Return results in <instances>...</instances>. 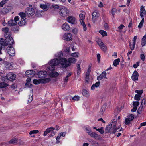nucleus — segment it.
Here are the masks:
<instances>
[{"mask_svg":"<svg viewBox=\"0 0 146 146\" xmlns=\"http://www.w3.org/2000/svg\"><path fill=\"white\" fill-rule=\"evenodd\" d=\"M54 130V128L53 127L48 128L46 130L44 134V135L45 136L50 132V131H53Z\"/></svg>","mask_w":146,"mask_h":146,"instance_id":"obj_23","label":"nucleus"},{"mask_svg":"<svg viewBox=\"0 0 146 146\" xmlns=\"http://www.w3.org/2000/svg\"><path fill=\"white\" fill-rule=\"evenodd\" d=\"M69 13L68 10L66 8L63 7L59 11V14L63 17H65L68 15Z\"/></svg>","mask_w":146,"mask_h":146,"instance_id":"obj_3","label":"nucleus"},{"mask_svg":"<svg viewBox=\"0 0 146 146\" xmlns=\"http://www.w3.org/2000/svg\"><path fill=\"white\" fill-rule=\"evenodd\" d=\"M49 63L50 65H52L54 66L59 64V60L56 58L51 60Z\"/></svg>","mask_w":146,"mask_h":146,"instance_id":"obj_12","label":"nucleus"},{"mask_svg":"<svg viewBox=\"0 0 146 146\" xmlns=\"http://www.w3.org/2000/svg\"><path fill=\"white\" fill-rule=\"evenodd\" d=\"M90 135L92 137H93L97 139H100V136L99 135L94 132H92Z\"/></svg>","mask_w":146,"mask_h":146,"instance_id":"obj_22","label":"nucleus"},{"mask_svg":"<svg viewBox=\"0 0 146 146\" xmlns=\"http://www.w3.org/2000/svg\"><path fill=\"white\" fill-rule=\"evenodd\" d=\"M146 104V100L145 99L143 98L141 102V105L143 106V107L145 106V105Z\"/></svg>","mask_w":146,"mask_h":146,"instance_id":"obj_56","label":"nucleus"},{"mask_svg":"<svg viewBox=\"0 0 146 146\" xmlns=\"http://www.w3.org/2000/svg\"><path fill=\"white\" fill-rule=\"evenodd\" d=\"M55 68V67L54 66L50 65V66L48 68V69L50 71L49 72L50 73L51 72L54 71V70Z\"/></svg>","mask_w":146,"mask_h":146,"instance_id":"obj_43","label":"nucleus"},{"mask_svg":"<svg viewBox=\"0 0 146 146\" xmlns=\"http://www.w3.org/2000/svg\"><path fill=\"white\" fill-rule=\"evenodd\" d=\"M35 74V72L32 70H28L25 73V75L29 78L33 76Z\"/></svg>","mask_w":146,"mask_h":146,"instance_id":"obj_11","label":"nucleus"},{"mask_svg":"<svg viewBox=\"0 0 146 146\" xmlns=\"http://www.w3.org/2000/svg\"><path fill=\"white\" fill-rule=\"evenodd\" d=\"M14 41L13 39L11 37L5 40L6 46L8 45H13L14 44Z\"/></svg>","mask_w":146,"mask_h":146,"instance_id":"obj_16","label":"nucleus"},{"mask_svg":"<svg viewBox=\"0 0 146 146\" xmlns=\"http://www.w3.org/2000/svg\"><path fill=\"white\" fill-rule=\"evenodd\" d=\"M62 29L65 31H67L70 30V29L69 25L67 23H64L62 26Z\"/></svg>","mask_w":146,"mask_h":146,"instance_id":"obj_19","label":"nucleus"},{"mask_svg":"<svg viewBox=\"0 0 146 146\" xmlns=\"http://www.w3.org/2000/svg\"><path fill=\"white\" fill-rule=\"evenodd\" d=\"M144 21V19H142L141 21L140 22V23H139V24L138 25V28H141L143 26V22Z\"/></svg>","mask_w":146,"mask_h":146,"instance_id":"obj_55","label":"nucleus"},{"mask_svg":"<svg viewBox=\"0 0 146 146\" xmlns=\"http://www.w3.org/2000/svg\"><path fill=\"white\" fill-rule=\"evenodd\" d=\"M140 95L136 94L134 97V99L137 100L139 101L140 100Z\"/></svg>","mask_w":146,"mask_h":146,"instance_id":"obj_54","label":"nucleus"},{"mask_svg":"<svg viewBox=\"0 0 146 146\" xmlns=\"http://www.w3.org/2000/svg\"><path fill=\"white\" fill-rule=\"evenodd\" d=\"M81 25L82 26L83 29L84 31H86L87 30V28L84 22L80 23Z\"/></svg>","mask_w":146,"mask_h":146,"instance_id":"obj_46","label":"nucleus"},{"mask_svg":"<svg viewBox=\"0 0 146 146\" xmlns=\"http://www.w3.org/2000/svg\"><path fill=\"white\" fill-rule=\"evenodd\" d=\"M120 116H119L118 118L116 117V119H113L111 121L109 124L107 125L106 128L105 132L106 133H110L114 134L119 129V127L117 128L116 127L117 119H120Z\"/></svg>","mask_w":146,"mask_h":146,"instance_id":"obj_1","label":"nucleus"},{"mask_svg":"<svg viewBox=\"0 0 146 146\" xmlns=\"http://www.w3.org/2000/svg\"><path fill=\"white\" fill-rule=\"evenodd\" d=\"M140 58L143 61H144L145 59V56L143 54H141L140 55Z\"/></svg>","mask_w":146,"mask_h":146,"instance_id":"obj_62","label":"nucleus"},{"mask_svg":"<svg viewBox=\"0 0 146 146\" xmlns=\"http://www.w3.org/2000/svg\"><path fill=\"white\" fill-rule=\"evenodd\" d=\"M82 95L85 97H88L89 96V91L83 89L82 91Z\"/></svg>","mask_w":146,"mask_h":146,"instance_id":"obj_25","label":"nucleus"},{"mask_svg":"<svg viewBox=\"0 0 146 146\" xmlns=\"http://www.w3.org/2000/svg\"><path fill=\"white\" fill-rule=\"evenodd\" d=\"M50 76L52 77H56L58 76L59 73L56 72H52L50 73Z\"/></svg>","mask_w":146,"mask_h":146,"instance_id":"obj_31","label":"nucleus"},{"mask_svg":"<svg viewBox=\"0 0 146 146\" xmlns=\"http://www.w3.org/2000/svg\"><path fill=\"white\" fill-rule=\"evenodd\" d=\"M49 6V4L48 3H47L45 4H40V7L41 9H43L44 11H46L48 9Z\"/></svg>","mask_w":146,"mask_h":146,"instance_id":"obj_20","label":"nucleus"},{"mask_svg":"<svg viewBox=\"0 0 146 146\" xmlns=\"http://www.w3.org/2000/svg\"><path fill=\"white\" fill-rule=\"evenodd\" d=\"M47 73L46 71H40L38 74V75L39 78H44L46 77Z\"/></svg>","mask_w":146,"mask_h":146,"instance_id":"obj_14","label":"nucleus"},{"mask_svg":"<svg viewBox=\"0 0 146 146\" xmlns=\"http://www.w3.org/2000/svg\"><path fill=\"white\" fill-rule=\"evenodd\" d=\"M99 32L103 37L107 36V35L106 32L103 30H100L99 31Z\"/></svg>","mask_w":146,"mask_h":146,"instance_id":"obj_38","label":"nucleus"},{"mask_svg":"<svg viewBox=\"0 0 146 146\" xmlns=\"http://www.w3.org/2000/svg\"><path fill=\"white\" fill-rule=\"evenodd\" d=\"M125 26L122 24H121L118 27L117 29V31L121 32L122 31V29H123V28Z\"/></svg>","mask_w":146,"mask_h":146,"instance_id":"obj_36","label":"nucleus"},{"mask_svg":"<svg viewBox=\"0 0 146 146\" xmlns=\"http://www.w3.org/2000/svg\"><path fill=\"white\" fill-rule=\"evenodd\" d=\"M89 74H86L85 80L86 82H88L89 80Z\"/></svg>","mask_w":146,"mask_h":146,"instance_id":"obj_58","label":"nucleus"},{"mask_svg":"<svg viewBox=\"0 0 146 146\" xmlns=\"http://www.w3.org/2000/svg\"><path fill=\"white\" fill-rule=\"evenodd\" d=\"M91 70V66L89 65L86 74H90Z\"/></svg>","mask_w":146,"mask_h":146,"instance_id":"obj_48","label":"nucleus"},{"mask_svg":"<svg viewBox=\"0 0 146 146\" xmlns=\"http://www.w3.org/2000/svg\"><path fill=\"white\" fill-rule=\"evenodd\" d=\"M33 84H39L40 82V80H37V79H34L33 81Z\"/></svg>","mask_w":146,"mask_h":146,"instance_id":"obj_45","label":"nucleus"},{"mask_svg":"<svg viewBox=\"0 0 146 146\" xmlns=\"http://www.w3.org/2000/svg\"><path fill=\"white\" fill-rule=\"evenodd\" d=\"M66 21L69 23L72 24H75L77 23L75 18L72 16H69L66 18Z\"/></svg>","mask_w":146,"mask_h":146,"instance_id":"obj_4","label":"nucleus"},{"mask_svg":"<svg viewBox=\"0 0 146 146\" xmlns=\"http://www.w3.org/2000/svg\"><path fill=\"white\" fill-rule=\"evenodd\" d=\"M59 64H60L62 68H65L70 66L69 63L68 62L67 59L64 58H61L59 60Z\"/></svg>","mask_w":146,"mask_h":146,"instance_id":"obj_2","label":"nucleus"},{"mask_svg":"<svg viewBox=\"0 0 146 146\" xmlns=\"http://www.w3.org/2000/svg\"><path fill=\"white\" fill-rule=\"evenodd\" d=\"M62 56L63 53L61 51L58 52L57 53L55 54V57L58 58H61L62 57Z\"/></svg>","mask_w":146,"mask_h":146,"instance_id":"obj_34","label":"nucleus"},{"mask_svg":"<svg viewBox=\"0 0 146 146\" xmlns=\"http://www.w3.org/2000/svg\"><path fill=\"white\" fill-rule=\"evenodd\" d=\"M120 60L119 58H118L115 60L113 62V65L115 66H116L119 64Z\"/></svg>","mask_w":146,"mask_h":146,"instance_id":"obj_35","label":"nucleus"},{"mask_svg":"<svg viewBox=\"0 0 146 146\" xmlns=\"http://www.w3.org/2000/svg\"><path fill=\"white\" fill-rule=\"evenodd\" d=\"M97 131L100 132V133L102 134L104 133V128L101 127L100 129L98 128L97 129Z\"/></svg>","mask_w":146,"mask_h":146,"instance_id":"obj_52","label":"nucleus"},{"mask_svg":"<svg viewBox=\"0 0 146 146\" xmlns=\"http://www.w3.org/2000/svg\"><path fill=\"white\" fill-rule=\"evenodd\" d=\"M117 11L116 9L115 8H113L111 10V13L113 17H114V15Z\"/></svg>","mask_w":146,"mask_h":146,"instance_id":"obj_47","label":"nucleus"},{"mask_svg":"<svg viewBox=\"0 0 146 146\" xmlns=\"http://www.w3.org/2000/svg\"><path fill=\"white\" fill-rule=\"evenodd\" d=\"M31 80V79L30 78H28L26 80V83L25 84V86L26 87H30L29 86V84L30 83Z\"/></svg>","mask_w":146,"mask_h":146,"instance_id":"obj_42","label":"nucleus"},{"mask_svg":"<svg viewBox=\"0 0 146 146\" xmlns=\"http://www.w3.org/2000/svg\"><path fill=\"white\" fill-rule=\"evenodd\" d=\"M76 60L75 58L71 57L69 58L68 59V62L69 63L70 66V63H75L76 62Z\"/></svg>","mask_w":146,"mask_h":146,"instance_id":"obj_30","label":"nucleus"},{"mask_svg":"<svg viewBox=\"0 0 146 146\" xmlns=\"http://www.w3.org/2000/svg\"><path fill=\"white\" fill-rule=\"evenodd\" d=\"M139 62H137L136 64H134L133 65V67L135 68H136L139 66Z\"/></svg>","mask_w":146,"mask_h":146,"instance_id":"obj_64","label":"nucleus"},{"mask_svg":"<svg viewBox=\"0 0 146 146\" xmlns=\"http://www.w3.org/2000/svg\"><path fill=\"white\" fill-rule=\"evenodd\" d=\"M91 70V66L89 65L86 74H90Z\"/></svg>","mask_w":146,"mask_h":146,"instance_id":"obj_49","label":"nucleus"},{"mask_svg":"<svg viewBox=\"0 0 146 146\" xmlns=\"http://www.w3.org/2000/svg\"><path fill=\"white\" fill-rule=\"evenodd\" d=\"M39 131L38 130H33L31 131L30 132L29 134L30 135L34 134H37L38 133Z\"/></svg>","mask_w":146,"mask_h":146,"instance_id":"obj_44","label":"nucleus"},{"mask_svg":"<svg viewBox=\"0 0 146 146\" xmlns=\"http://www.w3.org/2000/svg\"><path fill=\"white\" fill-rule=\"evenodd\" d=\"M99 16V14L97 11H94L92 13V18L93 20H96Z\"/></svg>","mask_w":146,"mask_h":146,"instance_id":"obj_21","label":"nucleus"},{"mask_svg":"<svg viewBox=\"0 0 146 146\" xmlns=\"http://www.w3.org/2000/svg\"><path fill=\"white\" fill-rule=\"evenodd\" d=\"M85 131L89 135L92 133L90 129L88 127H87L85 129Z\"/></svg>","mask_w":146,"mask_h":146,"instance_id":"obj_51","label":"nucleus"},{"mask_svg":"<svg viewBox=\"0 0 146 146\" xmlns=\"http://www.w3.org/2000/svg\"><path fill=\"white\" fill-rule=\"evenodd\" d=\"M21 21L19 23V25L20 26H22L25 25L26 24V19H21Z\"/></svg>","mask_w":146,"mask_h":146,"instance_id":"obj_29","label":"nucleus"},{"mask_svg":"<svg viewBox=\"0 0 146 146\" xmlns=\"http://www.w3.org/2000/svg\"><path fill=\"white\" fill-rule=\"evenodd\" d=\"M100 81L97 82L95 84H93L91 87V90H94L95 88H98L100 86Z\"/></svg>","mask_w":146,"mask_h":146,"instance_id":"obj_26","label":"nucleus"},{"mask_svg":"<svg viewBox=\"0 0 146 146\" xmlns=\"http://www.w3.org/2000/svg\"><path fill=\"white\" fill-rule=\"evenodd\" d=\"M72 36L70 33H65L64 36V40L68 41L72 39Z\"/></svg>","mask_w":146,"mask_h":146,"instance_id":"obj_18","label":"nucleus"},{"mask_svg":"<svg viewBox=\"0 0 146 146\" xmlns=\"http://www.w3.org/2000/svg\"><path fill=\"white\" fill-rule=\"evenodd\" d=\"M135 44V43L133 42L132 44H131L130 42H129L130 48L131 50H133L134 49Z\"/></svg>","mask_w":146,"mask_h":146,"instance_id":"obj_41","label":"nucleus"},{"mask_svg":"<svg viewBox=\"0 0 146 146\" xmlns=\"http://www.w3.org/2000/svg\"><path fill=\"white\" fill-rule=\"evenodd\" d=\"M19 15L20 16L21 19H26L25 18L26 14L25 13L20 12L19 13Z\"/></svg>","mask_w":146,"mask_h":146,"instance_id":"obj_37","label":"nucleus"},{"mask_svg":"<svg viewBox=\"0 0 146 146\" xmlns=\"http://www.w3.org/2000/svg\"><path fill=\"white\" fill-rule=\"evenodd\" d=\"M3 40L2 38H0V44L1 46H6L5 42L4 43L3 42Z\"/></svg>","mask_w":146,"mask_h":146,"instance_id":"obj_59","label":"nucleus"},{"mask_svg":"<svg viewBox=\"0 0 146 146\" xmlns=\"http://www.w3.org/2000/svg\"><path fill=\"white\" fill-rule=\"evenodd\" d=\"M72 100H78L79 99V97L78 96H75L72 98Z\"/></svg>","mask_w":146,"mask_h":146,"instance_id":"obj_63","label":"nucleus"},{"mask_svg":"<svg viewBox=\"0 0 146 146\" xmlns=\"http://www.w3.org/2000/svg\"><path fill=\"white\" fill-rule=\"evenodd\" d=\"M97 42L101 50L104 52H106L107 50V47L101 40L99 39L97 41Z\"/></svg>","mask_w":146,"mask_h":146,"instance_id":"obj_5","label":"nucleus"},{"mask_svg":"<svg viewBox=\"0 0 146 146\" xmlns=\"http://www.w3.org/2000/svg\"><path fill=\"white\" fill-rule=\"evenodd\" d=\"M106 74H107L105 71L103 72L101 74L97 77V80L100 81L104 78L107 79L106 77Z\"/></svg>","mask_w":146,"mask_h":146,"instance_id":"obj_15","label":"nucleus"},{"mask_svg":"<svg viewBox=\"0 0 146 146\" xmlns=\"http://www.w3.org/2000/svg\"><path fill=\"white\" fill-rule=\"evenodd\" d=\"M139 104V102L138 101L133 102V105L134 107H136L137 108V106Z\"/></svg>","mask_w":146,"mask_h":146,"instance_id":"obj_57","label":"nucleus"},{"mask_svg":"<svg viewBox=\"0 0 146 146\" xmlns=\"http://www.w3.org/2000/svg\"><path fill=\"white\" fill-rule=\"evenodd\" d=\"M8 25L9 26H13L17 24V22H16L13 20H11L8 22Z\"/></svg>","mask_w":146,"mask_h":146,"instance_id":"obj_28","label":"nucleus"},{"mask_svg":"<svg viewBox=\"0 0 146 146\" xmlns=\"http://www.w3.org/2000/svg\"><path fill=\"white\" fill-rule=\"evenodd\" d=\"M13 64L12 62H5V68L6 69L12 70L13 68Z\"/></svg>","mask_w":146,"mask_h":146,"instance_id":"obj_9","label":"nucleus"},{"mask_svg":"<svg viewBox=\"0 0 146 146\" xmlns=\"http://www.w3.org/2000/svg\"><path fill=\"white\" fill-rule=\"evenodd\" d=\"M51 80V79L50 78L45 79H42L40 80V82L42 83L45 84L49 82Z\"/></svg>","mask_w":146,"mask_h":146,"instance_id":"obj_27","label":"nucleus"},{"mask_svg":"<svg viewBox=\"0 0 146 146\" xmlns=\"http://www.w3.org/2000/svg\"><path fill=\"white\" fill-rule=\"evenodd\" d=\"M7 0H3L0 3V6L1 7H2L4 4L6 3L7 1Z\"/></svg>","mask_w":146,"mask_h":146,"instance_id":"obj_50","label":"nucleus"},{"mask_svg":"<svg viewBox=\"0 0 146 146\" xmlns=\"http://www.w3.org/2000/svg\"><path fill=\"white\" fill-rule=\"evenodd\" d=\"M106 108V104H104L102 106L100 110V111L102 115L103 113V112L104 111Z\"/></svg>","mask_w":146,"mask_h":146,"instance_id":"obj_33","label":"nucleus"},{"mask_svg":"<svg viewBox=\"0 0 146 146\" xmlns=\"http://www.w3.org/2000/svg\"><path fill=\"white\" fill-rule=\"evenodd\" d=\"M79 54L78 52H75L72 53L71 54V56H72L75 57H78L79 56Z\"/></svg>","mask_w":146,"mask_h":146,"instance_id":"obj_53","label":"nucleus"},{"mask_svg":"<svg viewBox=\"0 0 146 146\" xmlns=\"http://www.w3.org/2000/svg\"><path fill=\"white\" fill-rule=\"evenodd\" d=\"M9 11V10L7 8H4L1 10V12L3 14H5L8 13Z\"/></svg>","mask_w":146,"mask_h":146,"instance_id":"obj_39","label":"nucleus"},{"mask_svg":"<svg viewBox=\"0 0 146 146\" xmlns=\"http://www.w3.org/2000/svg\"><path fill=\"white\" fill-rule=\"evenodd\" d=\"M7 51L8 54L11 56H14L15 55V49L11 46H8L7 48Z\"/></svg>","mask_w":146,"mask_h":146,"instance_id":"obj_6","label":"nucleus"},{"mask_svg":"<svg viewBox=\"0 0 146 146\" xmlns=\"http://www.w3.org/2000/svg\"><path fill=\"white\" fill-rule=\"evenodd\" d=\"M80 21V23L84 22L85 16L82 14L79 15Z\"/></svg>","mask_w":146,"mask_h":146,"instance_id":"obj_32","label":"nucleus"},{"mask_svg":"<svg viewBox=\"0 0 146 146\" xmlns=\"http://www.w3.org/2000/svg\"><path fill=\"white\" fill-rule=\"evenodd\" d=\"M8 86L7 84L4 82L0 83V88H5Z\"/></svg>","mask_w":146,"mask_h":146,"instance_id":"obj_40","label":"nucleus"},{"mask_svg":"<svg viewBox=\"0 0 146 146\" xmlns=\"http://www.w3.org/2000/svg\"><path fill=\"white\" fill-rule=\"evenodd\" d=\"M140 14L141 18L144 19V17L146 14V11L143 6L141 7Z\"/></svg>","mask_w":146,"mask_h":146,"instance_id":"obj_13","label":"nucleus"},{"mask_svg":"<svg viewBox=\"0 0 146 146\" xmlns=\"http://www.w3.org/2000/svg\"><path fill=\"white\" fill-rule=\"evenodd\" d=\"M134 118V116L132 114H129L125 119V124L126 125L129 124L131 121L133 120Z\"/></svg>","mask_w":146,"mask_h":146,"instance_id":"obj_8","label":"nucleus"},{"mask_svg":"<svg viewBox=\"0 0 146 146\" xmlns=\"http://www.w3.org/2000/svg\"><path fill=\"white\" fill-rule=\"evenodd\" d=\"M16 75L12 73L8 74L6 75L7 78L10 81H13L15 80Z\"/></svg>","mask_w":146,"mask_h":146,"instance_id":"obj_10","label":"nucleus"},{"mask_svg":"<svg viewBox=\"0 0 146 146\" xmlns=\"http://www.w3.org/2000/svg\"><path fill=\"white\" fill-rule=\"evenodd\" d=\"M25 12L29 17L33 16L35 13L34 9L31 8H27Z\"/></svg>","mask_w":146,"mask_h":146,"instance_id":"obj_7","label":"nucleus"},{"mask_svg":"<svg viewBox=\"0 0 146 146\" xmlns=\"http://www.w3.org/2000/svg\"><path fill=\"white\" fill-rule=\"evenodd\" d=\"M139 76V74L136 70H135L133 73L131 78L132 80L135 81H137L138 80V77Z\"/></svg>","mask_w":146,"mask_h":146,"instance_id":"obj_17","label":"nucleus"},{"mask_svg":"<svg viewBox=\"0 0 146 146\" xmlns=\"http://www.w3.org/2000/svg\"><path fill=\"white\" fill-rule=\"evenodd\" d=\"M28 99L27 100L28 102H30L31 101H32L33 97L32 96H29L28 97Z\"/></svg>","mask_w":146,"mask_h":146,"instance_id":"obj_61","label":"nucleus"},{"mask_svg":"<svg viewBox=\"0 0 146 146\" xmlns=\"http://www.w3.org/2000/svg\"><path fill=\"white\" fill-rule=\"evenodd\" d=\"M17 142V139L15 138L13 139L10 141H9L8 142H6L5 143H3V144H8V143L9 144H14L15 143H16Z\"/></svg>","mask_w":146,"mask_h":146,"instance_id":"obj_24","label":"nucleus"},{"mask_svg":"<svg viewBox=\"0 0 146 146\" xmlns=\"http://www.w3.org/2000/svg\"><path fill=\"white\" fill-rule=\"evenodd\" d=\"M9 29L8 27H5L2 28V31L5 33H8Z\"/></svg>","mask_w":146,"mask_h":146,"instance_id":"obj_60","label":"nucleus"}]
</instances>
